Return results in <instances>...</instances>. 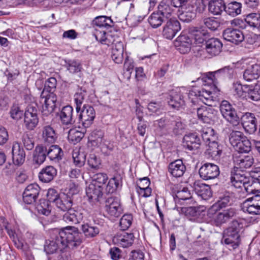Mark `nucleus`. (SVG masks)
Here are the masks:
<instances>
[{"instance_id": "nucleus-1", "label": "nucleus", "mask_w": 260, "mask_h": 260, "mask_svg": "<svg viewBox=\"0 0 260 260\" xmlns=\"http://www.w3.org/2000/svg\"><path fill=\"white\" fill-rule=\"evenodd\" d=\"M83 240L82 233L78 228L68 226L56 231L50 239L46 241L44 251L47 254H51L58 251L62 252L67 247L76 248L82 243Z\"/></svg>"}, {"instance_id": "nucleus-2", "label": "nucleus", "mask_w": 260, "mask_h": 260, "mask_svg": "<svg viewBox=\"0 0 260 260\" xmlns=\"http://www.w3.org/2000/svg\"><path fill=\"white\" fill-rule=\"evenodd\" d=\"M242 228V222L233 220L231 226L224 231L222 241L228 246L230 250H235L238 247L240 240L239 233Z\"/></svg>"}, {"instance_id": "nucleus-3", "label": "nucleus", "mask_w": 260, "mask_h": 260, "mask_svg": "<svg viewBox=\"0 0 260 260\" xmlns=\"http://www.w3.org/2000/svg\"><path fill=\"white\" fill-rule=\"evenodd\" d=\"M237 214V210L233 208L222 210L210 207L207 212V216L211 219L212 224L216 226H221L229 222Z\"/></svg>"}, {"instance_id": "nucleus-4", "label": "nucleus", "mask_w": 260, "mask_h": 260, "mask_svg": "<svg viewBox=\"0 0 260 260\" xmlns=\"http://www.w3.org/2000/svg\"><path fill=\"white\" fill-rule=\"evenodd\" d=\"M203 139L209 143V153L215 159H218L222 153V146L216 141V136L214 130L212 128H207L203 131Z\"/></svg>"}, {"instance_id": "nucleus-5", "label": "nucleus", "mask_w": 260, "mask_h": 260, "mask_svg": "<svg viewBox=\"0 0 260 260\" xmlns=\"http://www.w3.org/2000/svg\"><path fill=\"white\" fill-rule=\"evenodd\" d=\"M198 118L201 122L209 124H214L218 122V111L213 108L211 105L208 106H202L197 108Z\"/></svg>"}, {"instance_id": "nucleus-6", "label": "nucleus", "mask_w": 260, "mask_h": 260, "mask_svg": "<svg viewBox=\"0 0 260 260\" xmlns=\"http://www.w3.org/2000/svg\"><path fill=\"white\" fill-rule=\"evenodd\" d=\"M220 113L225 120L233 126H237L240 123V118L237 111L229 102L221 101L219 106Z\"/></svg>"}, {"instance_id": "nucleus-7", "label": "nucleus", "mask_w": 260, "mask_h": 260, "mask_svg": "<svg viewBox=\"0 0 260 260\" xmlns=\"http://www.w3.org/2000/svg\"><path fill=\"white\" fill-rule=\"evenodd\" d=\"M235 73V68L233 67L228 66L216 71L207 73L206 76L208 80L216 85L219 81L226 78H233Z\"/></svg>"}, {"instance_id": "nucleus-8", "label": "nucleus", "mask_w": 260, "mask_h": 260, "mask_svg": "<svg viewBox=\"0 0 260 260\" xmlns=\"http://www.w3.org/2000/svg\"><path fill=\"white\" fill-rule=\"evenodd\" d=\"M95 117V111L92 106L84 105L77 115V123L81 124L85 128L89 127L93 122Z\"/></svg>"}, {"instance_id": "nucleus-9", "label": "nucleus", "mask_w": 260, "mask_h": 260, "mask_svg": "<svg viewBox=\"0 0 260 260\" xmlns=\"http://www.w3.org/2000/svg\"><path fill=\"white\" fill-rule=\"evenodd\" d=\"M39 123L38 109L36 104L28 105L24 114V125L29 131H32Z\"/></svg>"}, {"instance_id": "nucleus-10", "label": "nucleus", "mask_w": 260, "mask_h": 260, "mask_svg": "<svg viewBox=\"0 0 260 260\" xmlns=\"http://www.w3.org/2000/svg\"><path fill=\"white\" fill-rule=\"evenodd\" d=\"M40 102L42 105L43 115H48L53 113L57 107V96L55 93H46L42 92Z\"/></svg>"}, {"instance_id": "nucleus-11", "label": "nucleus", "mask_w": 260, "mask_h": 260, "mask_svg": "<svg viewBox=\"0 0 260 260\" xmlns=\"http://www.w3.org/2000/svg\"><path fill=\"white\" fill-rule=\"evenodd\" d=\"M85 213L86 211L82 207L72 208L63 215V220L68 224H78L82 221Z\"/></svg>"}, {"instance_id": "nucleus-12", "label": "nucleus", "mask_w": 260, "mask_h": 260, "mask_svg": "<svg viewBox=\"0 0 260 260\" xmlns=\"http://www.w3.org/2000/svg\"><path fill=\"white\" fill-rule=\"evenodd\" d=\"M181 30V25L176 18H172L166 21L163 26L162 35L167 39L172 40Z\"/></svg>"}, {"instance_id": "nucleus-13", "label": "nucleus", "mask_w": 260, "mask_h": 260, "mask_svg": "<svg viewBox=\"0 0 260 260\" xmlns=\"http://www.w3.org/2000/svg\"><path fill=\"white\" fill-rule=\"evenodd\" d=\"M232 25L237 26L240 28H245L247 24L253 28L260 27V14L251 13L248 14L244 20L236 18L231 21Z\"/></svg>"}, {"instance_id": "nucleus-14", "label": "nucleus", "mask_w": 260, "mask_h": 260, "mask_svg": "<svg viewBox=\"0 0 260 260\" xmlns=\"http://www.w3.org/2000/svg\"><path fill=\"white\" fill-rule=\"evenodd\" d=\"M199 173L200 177L204 180L214 179L220 174L219 168L213 163L206 162L200 167Z\"/></svg>"}, {"instance_id": "nucleus-15", "label": "nucleus", "mask_w": 260, "mask_h": 260, "mask_svg": "<svg viewBox=\"0 0 260 260\" xmlns=\"http://www.w3.org/2000/svg\"><path fill=\"white\" fill-rule=\"evenodd\" d=\"M105 209L110 216L114 217L120 216L123 211L120 199L116 197H110L106 200Z\"/></svg>"}, {"instance_id": "nucleus-16", "label": "nucleus", "mask_w": 260, "mask_h": 260, "mask_svg": "<svg viewBox=\"0 0 260 260\" xmlns=\"http://www.w3.org/2000/svg\"><path fill=\"white\" fill-rule=\"evenodd\" d=\"M243 210L252 215H260V194L247 198L243 204Z\"/></svg>"}, {"instance_id": "nucleus-17", "label": "nucleus", "mask_w": 260, "mask_h": 260, "mask_svg": "<svg viewBox=\"0 0 260 260\" xmlns=\"http://www.w3.org/2000/svg\"><path fill=\"white\" fill-rule=\"evenodd\" d=\"M250 176H247L238 167L234 168L231 173L230 180L232 185L237 188L244 187L247 182L249 181Z\"/></svg>"}, {"instance_id": "nucleus-18", "label": "nucleus", "mask_w": 260, "mask_h": 260, "mask_svg": "<svg viewBox=\"0 0 260 260\" xmlns=\"http://www.w3.org/2000/svg\"><path fill=\"white\" fill-rule=\"evenodd\" d=\"M73 113V108L70 105H68L63 107L60 112L57 113V115L62 125L70 126L77 122V117H75Z\"/></svg>"}, {"instance_id": "nucleus-19", "label": "nucleus", "mask_w": 260, "mask_h": 260, "mask_svg": "<svg viewBox=\"0 0 260 260\" xmlns=\"http://www.w3.org/2000/svg\"><path fill=\"white\" fill-rule=\"evenodd\" d=\"M40 187L37 183L30 184L27 186L23 193V201L26 204L34 203L40 192Z\"/></svg>"}, {"instance_id": "nucleus-20", "label": "nucleus", "mask_w": 260, "mask_h": 260, "mask_svg": "<svg viewBox=\"0 0 260 260\" xmlns=\"http://www.w3.org/2000/svg\"><path fill=\"white\" fill-rule=\"evenodd\" d=\"M222 36L224 40L235 45H239L244 40V36L242 31L232 27L224 30Z\"/></svg>"}, {"instance_id": "nucleus-21", "label": "nucleus", "mask_w": 260, "mask_h": 260, "mask_svg": "<svg viewBox=\"0 0 260 260\" xmlns=\"http://www.w3.org/2000/svg\"><path fill=\"white\" fill-rule=\"evenodd\" d=\"M192 43V38L190 36L181 33L175 40L174 44L181 53L185 54L190 50Z\"/></svg>"}, {"instance_id": "nucleus-22", "label": "nucleus", "mask_w": 260, "mask_h": 260, "mask_svg": "<svg viewBox=\"0 0 260 260\" xmlns=\"http://www.w3.org/2000/svg\"><path fill=\"white\" fill-rule=\"evenodd\" d=\"M182 143L184 148L191 151L199 149L201 146V141L197 133H188L184 136Z\"/></svg>"}, {"instance_id": "nucleus-23", "label": "nucleus", "mask_w": 260, "mask_h": 260, "mask_svg": "<svg viewBox=\"0 0 260 260\" xmlns=\"http://www.w3.org/2000/svg\"><path fill=\"white\" fill-rule=\"evenodd\" d=\"M242 124L245 131L249 134H253L257 129V119L253 113L247 112L241 118Z\"/></svg>"}, {"instance_id": "nucleus-24", "label": "nucleus", "mask_w": 260, "mask_h": 260, "mask_svg": "<svg viewBox=\"0 0 260 260\" xmlns=\"http://www.w3.org/2000/svg\"><path fill=\"white\" fill-rule=\"evenodd\" d=\"M103 187L102 185L90 184L86 188V193L88 200L91 203H95L100 201L103 197Z\"/></svg>"}, {"instance_id": "nucleus-25", "label": "nucleus", "mask_w": 260, "mask_h": 260, "mask_svg": "<svg viewBox=\"0 0 260 260\" xmlns=\"http://www.w3.org/2000/svg\"><path fill=\"white\" fill-rule=\"evenodd\" d=\"M196 193L204 200H207L212 197V191L209 185L203 183L201 181H195L193 185Z\"/></svg>"}, {"instance_id": "nucleus-26", "label": "nucleus", "mask_w": 260, "mask_h": 260, "mask_svg": "<svg viewBox=\"0 0 260 260\" xmlns=\"http://www.w3.org/2000/svg\"><path fill=\"white\" fill-rule=\"evenodd\" d=\"M186 166L181 159H178L170 162L168 165V172L173 177L179 178L183 175Z\"/></svg>"}, {"instance_id": "nucleus-27", "label": "nucleus", "mask_w": 260, "mask_h": 260, "mask_svg": "<svg viewBox=\"0 0 260 260\" xmlns=\"http://www.w3.org/2000/svg\"><path fill=\"white\" fill-rule=\"evenodd\" d=\"M12 153V159L14 164L19 166L23 164L25 159V153L20 143L18 142L13 143Z\"/></svg>"}, {"instance_id": "nucleus-28", "label": "nucleus", "mask_w": 260, "mask_h": 260, "mask_svg": "<svg viewBox=\"0 0 260 260\" xmlns=\"http://www.w3.org/2000/svg\"><path fill=\"white\" fill-rule=\"evenodd\" d=\"M260 76V65L256 63L249 64L243 72V77L247 82L256 80Z\"/></svg>"}, {"instance_id": "nucleus-29", "label": "nucleus", "mask_w": 260, "mask_h": 260, "mask_svg": "<svg viewBox=\"0 0 260 260\" xmlns=\"http://www.w3.org/2000/svg\"><path fill=\"white\" fill-rule=\"evenodd\" d=\"M185 127V125L182 122L180 117L172 115L168 131H170L175 136L180 135L183 133Z\"/></svg>"}, {"instance_id": "nucleus-30", "label": "nucleus", "mask_w": 260, "mask_h": 260, "mask_svg": "<svg viewBox=\"0 0 260 260\" xmlns=\"http://www.w3.org/2000/svg\"><path fill=\"white\" fill-rule=\"evenodd\" d=\"M134 235L132 233L121 232L114 236L113 240L121 246L125 248L132 245L134 241Z\"/></svg>"}, {"instance_id": "nucleus-31", "label": "nucleus", "mask_w": 260, "mask_h": 260, "mask_svg": "<svg viewBox=\"0 0 260 260\" xmlns=\"http://www.w3.org/2000/svg\"><path fill=\"white\" fill-rule=\"evenodd\" d=\"M222 43L217 38H211L206 41V49L211 56H216L221 52Z\"/></svg>"}, {"instance_id": "nucleus-32", "label": "nucleus", "mask_w": 260, "mask_h": 260, "mask_svg": "<svg viewBox=\"0 0 260 260\" xmlns=\"http://www.w3.org/2000/svg\"><path fill=\"white\" fill-rule=\"evenodd\" d=\"M73 196L70 194L62 193L55 204L60 210L68 212L73 206Z\"/></svg>"}, {"instance_id": "nucleus-33", "label": "nucleus", "mask_w": 260, "mask_h": 260, "mask_svg": "<svg viewBox=\"0 0 260 260\" xmlns=\"http://www.w3.org/2000/svg\"><path fill=\"white\" fill-rule=\"evenodd\" d=\"M56 175V169L52 166H48L41 170L39 173V178L42 182L48 183L52 181Z\"/></svg>"}, {"instance_id": "nucleus-34", "label": "nucleus", "mask_w": 260, "mask_h": 260, "mask_svg": "<svg viewBox=\"0 0 260 260\" xmlns=\"http://www.w3.org/2000/svg\"><path fill=\"white\" fill-rule=\"evenodd\" d=\"M168 103L171 108L176 110L185 105L183 96L180 92H172L168 98Z\"/></svg>"}, {"instance_id": "nucleus-35", "label": "nucleus", "mask_w": 260, "mask_h": 260, "mask_svg": "<svg viewBox=\"0 0 260 260\" xmlns=\"http://www.w3.org/2000/svg\"><path fill=\"white\" fill-rule=\"evenodd\" d=\"M181 11L179 18L184 22H189L196 17L194 7L191 4L181 8Z\"/></svg>"}, {"instance_id": "nucleus-36", "label": "nucleus", "mask_w": 260, "mask_h": 260, "mask_svg": "<svg viewBox=\"0 0 260 260\" xmlns=\"http://www.w3.org/2000/svg\"><path fill=\"white\" fill-rule=\"evenodd\" d=\"M192 40L193 39L196 44L203 43L209 37V34L207 31L202 28L194 27L190 34Z\"/></svg>"}, {"instance_id": "nucleus-37", "label": "nucleus", "mask_w": 260, "mask_h": 260, "mask_svg": "<svg viewBox=\"0 0 260 260\" xmlns=\"http://www.w3.org/2000/svg\"><path fill=\"white\" fill-rule=\"evenodd\" d=\"M47 156L50 160L58 162L62 159L63 152L58 145H52L49 147L47 146Z\"/></svg>"}, {"instance_id": "nucleus-38", "label": "nucleus", "mask_w": 260, "mask_h": 260, "mask_svg": "<svg viewBox=\"0 0 260 260\" xmlns=\"http://www.w3.org/2000/svg\"><path fill=\"white\" fill-rule=\"evenodd\" d=\"M47 146L43 145L37 146L34 152V162L38 165L43 163L47 157Z\"/></svg>"}, {"instance_id": "nucleus-39", "label": "nucleus", "mask_w": 260, "mask_h": 260, "mask_svg": "<svg viewBox=\"0 0 260 260\" xmlns=\"http://www.w3.org/2000/svg\"><path fill=\"white\" fill-rule=\"evenodd\" d=\"M173 6L170 3L161 2L157 6V11L163 16V18L168 20L173 18L172 15L174 11Z\"/></svg>"}, {"instance_id": "nucleus-40", "label": "nucleus", "mask_w": 260, "mask_h": 260, "mask_svg": "<svg viewBox=\"0 0 260 260\" xmlns=\"http://www.w3.org/2000/svg\"><path fill=\"white\" fill-rule=\"evenodd\" d=\"M42 137L45 142L52 144L55 142L57 136L54 128L47 125L43 127Z\"/></svg>"}, {"instance_id": "nucleus-41", "label": "nucleus", "mask_w": 260, "mask_h": 260, "mask_svg": "<svg viewBox=\"0 0 260 260\" xmlns=\"http://www.w3.org/2000/svg\"><path fill=\"white\" fill-rule=\"evenodd\" d=\"M244 189L247 194L253 196L259 194L260 192V182L258 179L250 177L249 181L247 182L244 186Z\"/></svg>"}, {"instance_id": "nucleus-42", "label": "nucleus", "mask_w": 260, "mask_h": 260, "mask_svg": "<svg viewBox=\"0 0 260 260\" xmlns=\"http://www.w3.org/2000/svg\"><path fill=\"white\" fill-rule=\"evenodd\" d=\"M225 9L223 0H211L208 3V10L214 15H220Z\"/></svg>"}, {"instance_id": "nucleus-43", "label": "nucleus", "mask_w": 260, "mask_h": 260, "mask_svg": "<svg viewBox=\"0 0 260 260\" xmlns=\"http://www.w3.org/2000/svg\"><path fill=\"white\" fill-rule=\"evenodd\" d=\"M81 230L84 236L88 238H93L100 233L99 228L95 223H84L82 225Z\"/></svg>"}, {"instance_id": "nucleus-44", "label": "nucleus", "mask_w": 260, "mask_h": 260, "mask_svg": "<svg viewBox=\"0 0 260 260\" xmlns=\"http://www.w3.org/2000/svg\"><path fill=\"white\" fill-rule=\"evenodd\" d=\"M174 198L176 203L182 204L185 202L189 203L191 201L192 197L188 188L184 187L182 190L177 192Z\"/></svg>"}, {"instance_id": "nucleus-45", "label": "nucleus", "mask_w": 260, "mask_h": 260, "mask_svg": "<svg viewBox=\"0 0 260 260\" xmlns=\"http://www.w3.org/2000/svg\"><path fill=\"white\" fill-rule=\"evenodd\" d=\"M241 3L234 1L229 3L226 5H225L224 11L226 14L232 17H235L241 14Z\"/></svg>"}, {"instance_id": "nucleus-46", "label": "nucleus", "mask_w": 260, "mask_h": 260, "mask_svg": "<svg viewBox=\"0 0 260 260\" xmlns=\"http://www.w3.org/2000/svg\"><path fill=\"white\" fill-rule=\"evenodd\" d=\"M234 162L242 170L243 169L250 168L253 164L254 159L252 156L247 155L236 157Z\"/></svg>"}, {"instance_id": "nucleus-47", "label": "nucleus", "mask_w": 260, "mask_h": 260, "mask_svg": "<svg viewBox=\"0 0 260 260\" xmlns=\"http://www.w3.org/2000/svg\"><path fill=\"white\" fill-rule=\"evenodd\" d=\"M87 95V91L85 88H80L74 94V99L76 105V110L79 113L82 108V105L85 98Z\"/></svg>"}, {"instance_id": "nucleus-48", "label": "nucleus", "mask_w": 260, "mask_h": 260, "mask_svg": "<svg viewBox=\"0 0 260 260\" xmlns=\"http://www.w3.org/2000/svg\"><path fill=\"white\" fill-rule=\"evenodd\" d=\"M167 19L163 18V16L157 11L153 12L148 19L149 23L154 28L159 27Z\"/></svg>"}, {"instance_id": "nucleus-49", "label": "nucleus", "mask_w": 260, "mask_h": 260, "mask_svg": "<svg viewBox=\"0 0 260 260\" xmlns=\"http://www.w3.org/2000/svg\"><path fill=\"white\" fill-rule=\"evenodd\" d=\"M36 209L39 214L48 216L51 213L52 207L48 201L42 199L39 200V203L36 206Z\"/></svg>"}, {"instance_id": "nucleus-50", "label": "nucleus", "mask_w": 260, "mask_h": 260, "mask_svg": "<svg viewBox=\"0 0 260 260\" xmlns=\"http://www.w3.org/2000/svg\"><path fill=\"white\" fill-rule=\"evenodd\" d=\"M72 158L74 164L78 167H82L85 163L86 155L85 152L75 149L72 153Z\"/></svg>"}, {"instance_id": "nucleus-51", "label": "nucleus", "mask_w": 260, "mask_h": 260, "mask_svg": "<svg viewBox=\"0 0 260 260\" xmlns=\"http://www.w3.org/2000/svg\"><path fill=\"white\" fill-rule=\"evenodd\" d=\"M247 96L254 101H260V83L254 85H248Z\"/></svg>"}, {"instance_id": "nucleus-52", "label": "nucleus", "mask_w": 260, "mask_h": 260, "mask_svg": "<svg viewBox=\"0 0 260 260\" xmlns=\"http://www.w3.org/2000/svg\"><path fill=\"white\" fill-rule=\"evenodd\" d=\"M246 137L242 132L237 131H233L229 136L230 143L234 148Z\"/></svg>"}, {"instance_id": "nucleus-53", "label": "nucleus", "mask_w": 260, "mask_h": 260, "mask_svg": "<svg viewBox=\"0 0 260 260\" xmlns=\"http://www.w3.org/2000/svg\"><path fill=\"white\" fill-rule=\"evenodd\" d=\"M66 68L70 73L76 74L81 71L82 64L80 61L76 59H70L66 61Z\"/></svg>"}, {"instance_id": "nucleus-54", "label": "nucleus", "mask_w": 260, "mask_h": 260, "mask_svg": "<svg viewBox=\"0 0 260 260\" xmlns=\"http://www.w3.org/2000/svg\"><path fill=\"white\" fill-rule=\"evenodd\" d=\"M57 85V80L54 77L48 78L44 84L43 90L42 92H45L46 93H54Z\"/></svg>"}, {"instance_id": "nucleus-55", "label": "nucleus", "mask_w": 260, "mask_h": 260, "mask_svg": "<svg viewBox=\"0 0 260 260\" xmlns=\"http://www.w3.org/2000/svg\"><path fill=\"white\" fill-rule=\"evenodd\" d=\"M244 139L234 148L235 150L239 153H248L251 150V144L250 141L248 140L247 137L244 138Z\"/></svg>"}, {"instance_id": "nucleus-56", "label": "nucleus", "mask_w": 260, "mask_h": 260, "mask_svg": "<svg viewBox=\"0 0 260 260\" xmlns=\"http://www.w3.org/2000/svg\"><path fill=\"white\" fill-rule=\"evenodd\" d=\"M172 116L166 115L159 119L153 121V125L160 129H168Z\"/></svg>"}, {"instance_id": "nucleus-57", "label": "nucleus", "mask_w": 260, "mask_h": 260, "mask_svg": "<svg viewBox=\"0 0 260 260\" xmlns=\"http://www.w3.org/2000/svg\"><path fill=\"white\" fill-rule=\"evenodd\" d=\"M9 114L11 118L15 121H18L22 118L24 113L21 110L20 106L16 104L11 107Z\"/></svg>"}, {"instance_id": "nucleus-58", "label": "nucleus", "mask_w": 260, "mask_h": 260, "mask_svg": "<svg viewBox=\"0 0 260 260\" xmlns=\"http://www.w3.org/2000/svg\"><path fill=\"white\" fill-rule=\"evenodd\" d=\"M205 26L212 31H215L220 26V22L215 17H207L203 19Z\"/></svg>"}, {"instance_id": "nucleus-59", "label": "nucleus", "mask_w": 260, "mask_h": 260, "mask_svg": "<svg viewBox=\"0 0 260 260\" xmlns=\"http://www.w3.org/2000/svg\"><path fill=\"white\" fill-rule=\"evenodd\" d=\"M104 137V132L101 129H94L90 135V139L92 143H95L96 145L101 144Z\"/></svg>"}, {"instance_id": "nucleus-60", "label": "nucleus", "mask_w": 260, "mask_h": 260, "mask_svg": "<svg viewBox=\"0 0 260 260\" xmlns=\"http://www.w3.org/2000/svg\"><path fill=\"white\" fill-rule=\"evenodd\" d=\"M200 95V90L193 88L189 90L188 96L189 101L193 105H197L201 102Z\"/></svg>"}, {"instance_id": "nucleus-61", "label": "nucleus", "mask_w": 260, "mask_h": 260, "mask_svg": "<svg viewBox=\"0 0 260 260\" xmlns=\"http://www.w3.org/2000/svg\"><path fill=\"white\" fill-rule=\"evenodd\" d=\"M84 134L75 129H71L69 132L68 138L74 144L79 142L84 137Z\"/></svg>"}, {"instance_id": "nucleus-62", "label": "nucleus", "mask_w": 260, "mask_h": 260, "mask_svg": "<svg viewBox=\"0 0 260 260\" xmlns=\"http://www.w3.org/2000/svg\"><path fill=\"white\" fill-rule=\"evenodd\" d=\"M231 197L229 195L224 194L219 197V200L214 204L211 207L221 209L225 208L230 204Z\"/></svg>"}, {"instance_id": "nucleus-63", "label": "nucleus", "mask_w": 260, "mask_h": 260, "mask_svg": "<svg viewBox=\"0 0 260 260\" xmlns=\"http://www.w3.org/2000/svg\"><path fill=\"white\" fill-rule=\"evenodd\" d=\"M133 216L131 214H124L120 219L119 226L122 232L128 229L131 225Z\"/></svg>"}, {"instance_id": "nucleus-64", "label": "nucleus", "mask_w": 260, "mask_h": 260, "mask_svg": "<svg viewBox=\"0 0 260 260\" xmlns=\"http://www.w3.org/2000/svg\"><path fill=\"white\" fill-rule=\"evenodd\" d=\"M200 91L201 102L208 106L211 105V103L213 101L212 92L204 88L202 89Z\"/></svg>"}]
</instances>
